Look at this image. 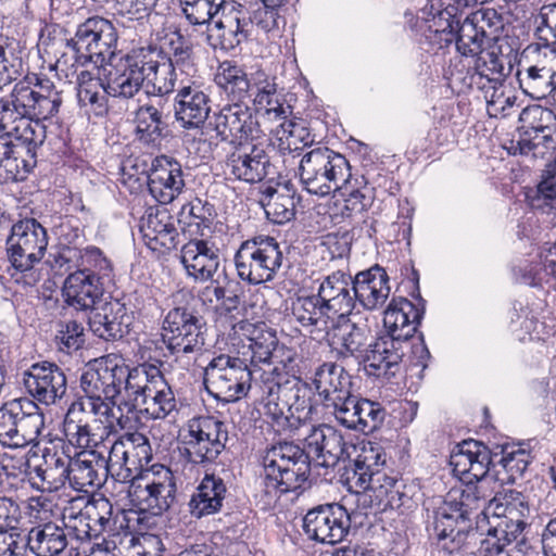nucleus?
<instances>
[{
  "mask_svg": "<svg viewBox=\"0 0 556 556\" xmlns=\"http://www.w3.org/2000/svg\"><path fill=\"white\" fill-rule=\"evenodd\" d=\"M232 168L231 173L236 178L249 184L262 181L271 174L269 167L263 165V161L245 155L231 154Z\"/></svg>",
  "mask_w": 556,
  "mask_h": 556,
  "instance_id": "50",
  "label": "nucleus"
},
{
  "mask_svg": "<svg viewBox=\"0 0 556 556\" xmlns=\"http://www.w3.org/2000/svg\"><path fill=\"white\" fill-rule=\"evenodd\" d=\"M279 382L281 389L291 392L292 396L288 399V406H290V413L292 415H302V420L307 418L312 410L309 402L305 399L302 391L305 390V384L295 377H289L287 374L279 371Z\"/></svg>",
  "mask_w": 556,
  "mask_h": 556,
  "instance_id": "53",
  "label": "nucleus"
},
{
  "mask_svg": "<svg viewBox=\"0 0 556 556\" xmlns=\"http://www.w3.org/2000/svg\"><path fill=\"white\" fill-rule=\"evenodd\" d=\"M67 273L60 291L63 303L80 311L96 309L97 304L102 301L105 289L112 283L96 280L91 274L72 270Z\"/></svg>",
  "mask_w": 556,
  "mask_h": 556,
  "instance_id": "20",
  "label": "nucleus"
},
{
  "mask_svg": "<svg viewBox=\"0 0 556 556\" xmlns=\"http://www.w3.org/2000/svg\"><path fill=\"white\" fill-rule=\"evenodd\" d=\"M302 527L308 539L333 545L342 542L348 535L351 517L340 504L319 505L306 513Z\"/></svg>",
  "mask_w": 556,
  "mask_h": 556,
  "instance_id": "17",
  "label": "nucleus"
},
{
  "mask_svg": "<svg viewBox=\"0 0 556 556\" xmlns=\"http://www.w3.org/2000/svg\"><path fill=\"white\" fill-rule=\"evenodd\" d=\"M176 483L170 470H166L159 480L148 483L143 490L146 493L142 502L146 504L144 509L152 515H161L168 510L176 497Z\"/></svg>",
  "mask_w": 556,
  "mask_h": 556,
  "instance_id": "35",
  "label": "nucleus"
},
{
  "mask_svg": "<svg viewBox=\"0 0 556 556\" xmlns=\"http://www.w3.org/2000/svg\"><path fill=\"white\" fill-rule=\"evenodd\" d=\"M214 27L218 30L217 38L222 50L231 51L242 43L237 31V13L233 3H230L228 10H224L214 21Z\"/></svg>",
  "mask_w": 556,
  "mask_h": 556,
  "instance_id": "48",
  "label": "nucleus"
},
{
  "mask_svg": "<svg viewBox=\"0 0 556 556\" xmlns=\"http://www.w3.org/2000/svg\"><path fill=\"white\" fill-rule=\"evenodd\" d=\"M227 425L213 416L188 420L180 433V454L192 465L207 466L218 458L228 442Z\"/></svg>",
  "mask_w": 556,
  "mask_h": 556,
  "instance_id": "8",
  "label": "nucleus"
},
{
  "mask_svg": "<svg viewBox=\"0 0 556 556\" xmlns=\"http://www.w3.org/2000/svg\"><path fill=\"white\" fill-rule=\"evenodd\" d=\"M350 161L339 153L331 156V162L317 174L316 185L309 186L308 193L324 198L341 189L345 185H351L353 179Z\"/></svg>",
  "mask_w": 556,
  "mask_h": 556,
  "instance_id": "31",
  "label": "nucleus"
},
{
  "mask_svg": "<svg viewBox=\"0 0 556 556\" xmlns=\"http://www.w3.org/2000/svg\"><path fill=\"white\" fill-rule=\"evenodd\" d=\"M240 115V103L227 104L218 113H214V115L208 119L207 125L216 131L220 141H228V139L231 138V142H237Z\"/></svg>",
  "mask_w": 556,
  "mask_h": 556,
  "instance_id": "42",
  "label": "nucleus"
},
{
  "mask_svg": "<svg viewBox=\"0 0 556 556\" xmlns=\"http://www.w3.org/2000/svg\"><path fill=\"white\" fill-rule=\"evenodd\" d=\"M357 409L356 431L370 433L377 430L384 420L386 409L378 402L359 397Z\"/></svg>",
  "mask_w": 556,
  "mask_h": 556,
  "instance_id": "51",
  "label": "nucleus"
},
{
  "mask_svg": "<svg viewBox=\"0 0 556 556\" xmlns=\"http://www.w3.org/2000/svg\"><path fill=\"white\" fill-rule=\"evenodd\" d=\"M20 197L17 198L21 204V219L14 224H10L11 233L7 239L9 258L12 266L21 271V277L16 278V283L25 292H31L35 286V276L31 271L35 267V252L27 254L26 262H23V256L27 247L30 244L29 233L35 236V208L31 206L34 203L33 185L25 184L18 190Z\"/></svg>",
  "mask_w": 556,
  "mask_h": 556,
  "instance_id": "10",
  "label": "nucleus"
},
{
  "mask_svg": "<svg viewBox=\"0 0 556 556\" xmlns=\"http://www.w3.org/2000/svg\"><path fill=\"white\" fill-rule=\"evenodd\" d=\"M30 516H23L18 504L8 497H0V556H25L31 546Z\"/></svg>",
  "mask_w": 556,
  "mask_h": 556,
  "instance_id": "16",
  "label": "nucleus"
},
{
  "mask_svg": "<svg viewBox=\"0 0 556 556\" xmlns=\"http://www.w3.org/2000/svg\"><path fill=\"white\" fill-rule=\"evenodd\" d=\"M253 319L235 321V316L230 315L227 321L230 326L228 332L230 339L249 341L252 367H257L258 363L268 366L273 363H281L286 369H292L291 363L294 361L295 353L285 346H279L276 331L264 321H253Z\"/></svg>",
  "mask_w": 556,
  "mask_h": 556,
  "instance_id": "12",
  "label": "nucleus"
},
{
  "mask_svg": "<svg viewBox=\"0 0 556 556\" xmlns=\"http://www.w3.org/2000/svg\"><path fill=\"white\" fill-rule=\"evenodd\" d=\"M20 428H24V422L11 409L8 404L0 408V442L7 445H20L24 435H20Z\"/></svg>",
  "mask_w": 556,
  "mask_h": 556,
  "instance_id": "58",
  "label": "nucleus"
},
{
  "mask_svg": "<svg viewBox=\"0 0 556 556\" xmlns=\"http://www.w3.org/2000/svg\"><path fill=\"white\" fill-rule=\"evenodd\" d=\"M257 80L254 81L255 96L253 98V104L255 106V111L265 110L267 114L274 113L277 118L286 117V108L283 102L286 99L280 101L279 99L275 100L276 106L267 108L266 102L269 96H274L277 92V85L275 83H269L267 79V75L263 71L256 72ZM289 114H292V106L288 105Z\"/></svg>",
  "mask_w": 556,
  "mask_h": 556,
  "instance_id": "45",
  "label": "nucleus"
},
{
  "mask_svg": "<svg viewBox=\"0 0 556 556\" xmlns=\"http://www.w3.org/2000/svg\"><path fill=\"white\" fill-rule=\"evenodd\" d=\"M90 20L80 23L75 31L74 37L66 39V48L73 52L75 63L80 66L94 65L93 48H91L92 40L89 33L91 30Z\"/></svg>",
  "mask_w": 556,
  "mask_h": 556,
  "instance_id": "46",
  "label": "nucleus"
},
{
  "mask_svg": "<svg viewBox=\"0 0 556 556\" xmlns=\"http://www.w3.org/2000/svg\"><path fill=\"white\" fill-rule=\"evenodd\" d=\"M142 377L143 365L129 368L122 355L111 353L89 363L80 376V388L85 395L96 401L88 403V407L101 413L108 410L105 403L116 405L122 391L128 400L135 386L142 382Z\"/></svg>",
  "mask_w": 556,
  "mask_h": 556,
  "instance_id": "5",
  "label": "nucleus"
},
{
  "mask_svg": "<svg viewBox=\"0 0 556 556\" xmlns=\"http://www.w3.org/2000/svg\"><path fill=\"white\" fill-rule=\"evenodd\" d=\"M37 450L41 453L40 463L37 464V477L41 480V491L52 493L65 484L68 459L59 452L51 442L41 446L37 440ZM40 486L37 484V490Z\"/></svg>",
  "mask_w": 556,
  "mask_h": 556,
  "instance_id": "27",
  "label": "nucleus"
},
{
  "mask_svg": "<svg viewBox=\"0 0 556 556\" xmlns=\"http://www.w3.org/2000/svg\"><path fill=\"white\" fill-rule=\"evenodd\" d=\"M216 215L214 204L195 198L181 206L177 222L184 233L203 237V230L211 227Z\"/></svg>",
  "mask_w": 556,
  "mask_h": 556,
  "instance_id": "32",
  "label": "nucleus"
},
{
  "mask_svg": "<svg viewBox=\"0 0 556 556\" xmlns=\"http://www.w3.org/2000/svg\"><path fill=\"white\" fill-rule=\"evenodd\" d=\"M370 181L376 182L372 177H370L369 170H366V174H363L359 178H355V184L343 186L349 191V198L346 199L348 203L352 204V210H357L359 212L367 208L370 205L372 197L367 194L368 191L367 185Z\"/></svg>",
  "mask_w": 556,
  "mask_h": 556,
  "instance_id": "62",
  "label": "nucleus"
},
{
  "mask_svg": "<svg viewBox=\"0 0 556 556\" xmlns=\"http://www.w3.org/2000/svg\"><path fill=\"white\" fill-rule=\"evenodd\" d=\"M125 441H127L128 465L131 471L142 470L149 466L152 460V448L148 438L136 432L126 434Z\"/></svg>",
  "mask_w": 556,
  "mask_h": 556,
  "instance_id": "52",
  "label": "nucleus"
},
{
  "mask_svg": "<svg viewBox=\"0 0 556 556\" xmlns=\"http://www.w3.org/2000/svg\"><path fill=\"white\" fill-rule=\"evenodd\" d=\"M210 98L191 86L182 87L175 98V117L185 129L202 127L210 118Z\"/></svg>",
  "mask_w": 556,
  "mask_h": 556,
  "instance_id": "26",
  "label": "nucleus"
},
{
  "mask_svg": "<svg viewBox=\"0 0 556 556\" xmlns=\"http://www.w3.org/2000/svg\"><path fill=\"white\" fill-rule=\"evenodd\" d=\"M170 49L173 51V58H170L162 48L159 51V56L168 61L167 74L169 77L176 79L175 66H186L190 64V55L192 49L186 45L184 37L177 34L176 40H170Z\"/></svg>",
  "mask_w": 556,
  "mask_h": 556,
  "instance_id": "63",
  "label": "nucleus"
},
{
  "mask_svg": "<svg viewBox=\"0 0 556 556\" xmlns=\"http://www.w3.org/2000/svg\"><path fill=\"white\" fill-rule=\"evenodd\" d=\"M35 88L29 74L16 83L11 99L0 100V130L12 137L4 168L15 182H24L35 168Z\"/></svg>",
  "mask_w": 556,
  "mask_h": 556,
  "instance_id": "3",
  "label": "nucleus"
},
{
  "mask_svg": "<svg viewBox=\"0 0 556 556\" xmlns=\"http://www.w3.org/2000/svg\"><path fill=\"white\" fill-rule=\"evenodd\" d=\"M90 402L94 401L91 396L85 395L74 402L68 409H75V414H77L79 419L85 420L90 428L97 429L93 430V432L105 439L109 437L110 430L113 428V424L111 421L113 406L111 403H105L108 405V410L101 412L102 414H100L98 409L87 407Z\"/></svg>",
  "mask_w": 556,
  "mask_h": 556,
  "instance_id": "40",
  "label": "nucleus"
},
{
  "mask_svg": "<svg viewBox=\"0 0 556 556\" xmlns=\"http://www.w3.org/2000/svg\"><path fill=\"white\" fill-rule=\"evenodd\" d=\"M87 530L85 535L88 539H97L104 532H114L116 519L111 501L106 497L93 498L86 506Z\"/></svg>",
  "mask_w": 556,
  "mask_h": 556,
  "instance_id": "36",
  "label": "nucleus"
},
{
  "mask_svg": "<svg viewBox=\"0 0 556 556\" xmlns=\"http://www.w3.org/2000/svg\"><path fill=\"white\" fill-rule=\"evenodd\" d=\"M340 470H342L340 479L350 491L359 493L369 490L370 473L364 470L355 458L349 460Z\"/></svg>",
  "mask_w": 556,
  "mask_h": 556,
  "instance_id": "61",
  "label": "nucleus"
},
{
  "mask_svg": "<svg viewBox=\"0 0 556 556\" xmlns=\"http://www.w3.org/2000/svg\"><path fill=\"white\" fill-rule=\"evenodd\" d=\"M483 15L478 13H470L465 18H459L455 22L454 28L448 26L454 35L456 51L463 56H476L484 51V41L489 39L488 33L483 25H479V17L482 20Z\"/></svg>",
  "mask_w": 556,
  "mask_h": 556,
  "instance_id": "30",
  "label": "nucleus"
},
{
  "mask_svg": "<svg viewBox=\"0 0 556 556\" xmlns=\"http://www.w3.org/2000/svg\"><path fill=\"white\" fill-rule=\"evenodd\" d=\"M37 229H40L42 239L41 244L38 245L37 264L47 253L48 235L47 229L37 222ZM78 230H75L73 240L66 244H59L51 247L48 251V257L37 268V281L41 278V273L46 269L47 275L49 269L53 271L54 277H62L70 270L81 271L83 274H91L96 280H103L114 286V265L112 261L104 254V252L96 245H87L78 248L75 240L78 239Z\"/></svg>",
  "mask_w": 556,
  "mask_h": 556,
  "instance_id": "6",
  "label": "nucleus"
},
{
  "mask_svg": "<svg viewBox=\"0 0 556 556\" xmlns=\"http://www.w3.org/2000/svg\"><path fill=\"white\" fill-rule=\"evenodd\" d=\"M220 282L226 286L225 313H231L238 308L244 296L243 286L228 274L225 264L222 267V271L213 279V283Z\"/></svg>",
  "mask_w": 556,
  "mask_h": 556,
  "instance_id": "64",
  "label": "nucleus"
},
{
  "mask_svg": "<svg viewBox=\"0 0 556 556\" xmlns=\"http://www.w3.org/2000/svg\"><path fill=\"white\" fill-rule=\"evenodd\" d=\"M105 465V477L109 473L122 475V470H125L127 473L124 478H128L131 476L132 471L130 469V465H128L129 455L127 452V441H125V437L122 439L115 440L108 451V456L104 455Z\"/></svg>",
  "mask_w": 556,
  "mask_h": 556,
  "instance_id": "57",
  "label": "nucleus"
},
{
  "mask_svg": "<svg viewBox=\"0 0 556 556\" xmlns=\"http://www.w3.org/2000/svg\"><path fill=\"white\" fill-rule=\"evenodd\" d=\"M348 317L349 315H339L338 325L331 326L329 336L332 337V340L337 339L341 343L346 354L357 358L363 351L359 350L361 342L356 340L359 334L354 332L356 327ZM331 324H333V320H331Z\"/></svg>",
  "mask_w": 556,
  "mask_h": 556,
  "instance_id": "55",
  "label": "nucleus"
},
{
  "mask_svg": "<svg viewBox=\"0 0 556 556\" xmlns=\"http://www.w3.org/2000/svg\"><path fill=\"white\" fill-rule=\"evenodd\" d=\"M522 92L536 103L526 105L519 116L518 122L522 124L518 127L521 137H529L531 131L544 134L556 129V98L553 94L528 93V89L522 88Z\"/></svg>",
  "mask_w": 556,
  "mask_h": 556,
  "instance_id": "23",
  "label": "nucleus"
},
{
  "mask_svg": "<svg viewBox=\"0 0 556 556\" xmlns=\"http://www.w3.org/2000/svg\"><path fill=\"white\" fill-rule=\"evenodd\" d=\"M91 24V35L93 55H94V68L98 71H105L106 63H116L118 58L117 40L118 34L114 24L102 16L88 17Z\"/></svg>",
  "mask_w": 556,
  "mask_h": 556,
  "instance_id": "28",
  "label": "nucleus"
},
{
  "mask_svg": "<svg viewBox=\"0 0 556 556\" xmlns=\"http://www.w3.org/2000/svg\"><path fill=\"white\" fill-rule=\"evenodd\" d=\"M261 204L265 208L267 217L277 225L286 224L295 217L293 199L290 195L279 194L274 201L264 200Z\"/></svg>",
  "mask_w": 556,
  "mask_h": 556,
  "instance_id": "59",
  "label": "nucleus"
},
{
  "mask_svg": "<svg viewBox=\"0 0 556 556\" xmlns=\"http://www.w3.org/2000/svg\"><path fill=\"white\" fill-rule=\"evenodd\" d=\"M136 138L146 146H159L169 136L167 123L163 119V112L152 103L140 105L136 112Z\"/></svg>",
  "mask_w": 556,
  "mask_h": 556,
  "instance_id": "29",
  "label": "nucleus"
},
{
  "mask_svg": "<svg viewBox=\"0 0 556 556\" xmlns=\"http://www.w3.org/2000/svg\"><path fill=\"white\" fill-rule=\"evenodd\" d=\"M359 397L353 395L352 392L348 394L346 399H339L326 404L324 407L331 410L336 420L348 429L355 430L357 418V405Z\"/></svg>",
  "mask_w": 556,
  "mask_h": 556,
  "instance_id": "56",
  "label": "nucleus"
},
{
  "mask_svg": "<svg viewBox=\"0 0 556 556\" xmlns=\"http://www.w3.org/2000/svg\"><path fill=\"white\" fill-rule=\"evenodd\" d=\"M384 333L357 356L367 376L390 380L401 369L405 345L413 338L424 315H383Z\"/></svg>",
  "mask_w": 556,
  "mask_h": 556,
  "instance_id": "4",
  "label": "nucleus"
},
{
  "mask_svg": "<svg viewBox=\"0 0 556 556\" xmlns=\"http://www.w3.org/2000/svg\"><path fill=\"white\" fill-rule=\"evenodd\" d=\"M142 382L135 386L128 401L124 402L127 413L137 412L150 419H163L176 409L175 395L160 368L143 364Z\"/></svg>",
  "mask_w": 556,
  "mask_h": 556,
  "instance_id": "13",
  "label": "nucleus"
},
{
  "mask_svg": "<svg viewBox=\"0 0 556 556\" xmlns=\"http://www.w3.org/2000/svg\"><path fill=\"white\" fill-rule=\"evenodd\" d=\"M203 325L194 315H166L163 329L164 341L172 354H188L204 345Z\"/></svg>",
  "mask_w": 556,
  "mask_h": 556,
  "instance_id": "18",
  "label": "nucleus"
},
{
  "mask_svg": "<svg viewBox=\"0 0 556 556\" xmlns=\"http://www.w3.org/2000/svg\"><path fill=\"white\" fill-rule=\"evenodd\" d=\"M88 323L92 332L99 338L116 340L128 333L130 315H90Z\"/></svg>",
  "mask_w": 556,
  "mask_h": 556,
  "instance_id": "44",
  "label": "nucleus"
},
{
  "mask_svg": "<svg viewBox=\"0 0 556 556\" xmlns=\"http://www.w3.org/2000/svg\"><path fill=\"white\" fill-rule=\"evenodd\" d=\"M481 508L480 514L472 515L477 530L486 535L480 543L478 556H525L526 521L509 515L486 514L485 505Z\"/></svg>",
  "mask_w": 556,
  "mask_h": 556,
  "instance_id": "11",
  "label": "nucleus"
},
{
  "mask_svg": "<svg viewBox=\"0 0 556 556\" xmlns=\"http://www.w3.org/2000/svg\"><path fill=\"white\" fill-rule=\"evenodd\" d=\"M485 513L509 515L513 518L525 520L530 515V507L521 492L508 490L495 494L491 500L486 498Z\"/></svg>",
  "mask_w": 556,
  "mask_h": 556,
  "instance_id": "39",
  "label": "nucleus"
},
{
  "mask_svg": "<svg viewBox=\"0 0 556 556\" xmlns=\"http://www.w3.org/2000/svg\"><path fill=\"white\" fill-rule=\"evenodd\" d=\"M495 459L496 470L494 480L504 483H514L518 478L522 477L531 463V455L526 450L518 447H502Z\"/></svg>",
  "mask_w": 556,
  "mask_h": 556,
  "instance_id": "34",
  "label": "nucleus"
},
{
  "mask_svg": "<svg viewBox=\"0 0 556 556\" xmlns=\"http://www.w3.org/2000/svg\"><path fill=\"white\" fill-rule=\"evenodd\" d=\"M66 391V378L54 363H37V402L50 405Z\"/></svg>",
  "mask_w": 556,
  "mask_h": 556,
  "instance_id": "33",
  "label": "nucleus"
},
{
  "mask_svg": "<svg viewBox=\"0 0 556 556\" xmlns=\"http://www.w3.org/2000/svg\"><path fill=\"white\" fill-rule=\"evenodd\" d=\"M93 430L85 420L78 418L75 409H68L64 431L71 444L80 448L97 447L104 439Z\"/></svg>",
  "mask_w": 556,
  "mask_h": 556,
  "instance_id": "43",
  "label": "nucleus"
},
{
  "mask_svg": "<svg viewBox=\"0 0 556 556\" xmlns=\"http://www.w3.org/2000/svg\"><path fill=\"white\" fill-rule=\"evenodd\" d=\"M282 261L278 241L267 235L243 241L233 257L238 277L253 286L273 281Z\"/></svg>",
  "mask_w": 556,
  "mask_h": 556,
  "instance_id": "9",
  "label": "nucleus"
},
{
  "mask_svg": "<svg viewBox=\"0 0 556 556\" xmlns=\"http://www.w3.org/2000/svg\"><path fill=\"white\" fill-rule=\"evenodd\" d=\"M55 521H46L37 516V556H58L67 545V538L63 527Z\"/></svg>",
  "mask_w": 556,
  "mask_h": 556,
  "instance_id": "37",
  "label": "nucleus"
},
{
  "mask_svg": "<svg viewBox=\"0 0 556 556\" xmlns=\"http://www.w3.org/2000/svg\"><path fill=\"white\" fill-rule=\"evenodd\" d=\"M104 453L98 450H85L67 463L66 480L78 492H88L89 488L102 485L105 480Z\"/></svg>",
  "mask_w": 556,
  "mask_h": 556,
  "instance_id": "22",
  "label": "nucleus"
},
{
  "mask_svg": "<svg viewBox=\"0 0 556 556\" xmlns=\"http://www.w3.org/2000/svg\"><path fill=\"white\" fill-rule=\"evenodd\" d=\"M258 381L255 394L261 399L264 416L270 421L275 431L280 433L298 429L303 416L290 413L288 399L292 394L290 391L281 389L278 367L275 366L262 374Z\"/></svg>",
  "mask_w": 556,
  "mask_h": 556,
  "instance_id": "15",
  "label": "nucleus"
},
{
  "mask_svg": "<svg viewBox=\"0 0 556 556\" xmlns=\"http://www.w3.org/2000/svg\"><path fill=\"white\" fill-rule=\"evenodd\" d=\"M228 489L224 480L214 473H206L189 501V511L200 519L223 510Z\"/></svg>",
  "mask_w": 556,
  "mask_h": 556,
  "instance_id": "25",
  "label": "nucleus"
},
{
  "mask_svg": "<svg viewBox=\"0 0 556 556\" xmlns=\"http://www.w3.org/2000/svg\"><path fill=\"white\" fill-rule=\"evenodd\" d=\"M496 452L478 441H464L458 453L452 455L453 471L464 482L460 490H451L433 511L432 535L448 554L459 552L472 531V515L486 503V495L478 482L488 476L494 479Z\"/></svg>",
  "mask_w": 556,
  "mask_h": 556,
  "instance_id": "1",
  "label": "nucleus"
},
{
  "mask_svg": "<svg viewBox=\"0 0 556 556\" xmlns=\"http://www.w3.org/2000/svg\"><path fill=\"white\" fill-rule=\"evenodd\" d=\"M248 358L219 354L204 368L203 383L207 393L223 403H235L255 393L262 374L268 371L250 367Z\"/></svg>",
  "mask_w": 556,
  "mask_h": 556,
  "instance_id": "7",
  "label": "nucleus"
},
{
  "mask_svg": "<svg viewBox=\"0 0 556 556\" xmlns=\"http://www.w3.org/2000/svg\"><path fill=\"white\" fill-rule=\"evenodd\" d=\"M100 89H102V86H97L96 88H83V91L80 90V93H76V97L80 109L90 106V110L96 117L103 118L109 114V99L112 97L106 94L104 91L101 93Z\"/></svg>",
  "mask_w": 556,
  "mask_h": 556,
  "instance_id": "60",
  "label": "nucleus"
},
{
  "mask_svg": "<svg viewBox=\"0 0 556 556\" xmlns=\"http://www.w3.org/2000/svg\"><path fill=\"white\" fill-rule=\"evenodd\" d=\"M313 386L319 396L323 406L339 399H346L352 392V376L345 368L333 362H325L319 365L313 377Z\"/></svg>",
  "mask_w": 556,
  "mask_h": 556,
  "instance_id": "24",
  "label": "nucleus"
},
{
  "mask_svg": "<svg viewBox=\"0 0 556 556\" xmlns=\"http://www.w3.org/2000/svg\"><path fill=\"white\" fill-rule=\"evenodd\" d=\"M185 187L180 163L173 156L160 155L152 162L148 176L150 194L160 203H170Z\"/></svg>",
  "mask_w": 556,
  "mask_h": 556,
  "instance_id": "19",
  "label": "nucleus"
},
{
  "mask_svg": "<svg viewBox=\"0 0 556 556\" xmlns=\"http://www.w3.org/2000/svg\"><path fill=\"white\" fill-rule=\"evenodd\" d=\"M182 12L191 25L201 26L213 23L218 18L224 10H228L229 5H217V2L208 0H180Z\"/></svg>",
  "mask_w": 556,
  "mask_h": 556,
  "instance_id": "47",
  "label": "nucleus"
},
{
  "mask_svg": "<svg viewBox=\"0 0 556 556\" xmlns=\"http://www.w3.org/2000/svg\"><path fill=\"white\" fill-rule=\"evenodd\" d=\"M339 154L328 147H317L306 152L300 162V181L304 190H309V186L314 187L317 179V174L321 167H326L331 162V156Z\"/></svg>",
  "mask_w": 556,
  "mask_h": 556,
  "instance_id": "41",
  "label": "nucleus"
},
{
  "mask_svg": "<svg viewBox=\"0 0 556 556\" xmlns=\"http://www.w3.org/2000/svg\"><path fill=\"white\" fill-rule=\"evenodd\" d=\"M526 200L532 207H540L539 202L543 201L544 205L556 210V170L547 165L535 189L526 193Z\"/></svg>",
  "mask_w": 556,
  "mask_h": 556,
  "instance_id": "49",
  "label": "nucleus"
},
{
  "mask_svg": "<svg viewBox=\"0 0 556 556\" xmlns=\"http://www.w3.org/2000/svg\"><path fill=\"white\" fill-rule=\"evenodd\" d=\"M389 282L386 268L376 263L353 276L351 290L364 309L372 311L387 301L391 291Z\"/></svg>",
  "mask_w": 556,
  "mask_h": 556,
  "instance_id": "21",
  "label": "nucleus"
},
{
  "mask_svg": "<svg viewBox=\"0 0 556 556\" xmlns=\"http://www.w3.org/2000/svg\"><path fill=\"white\" fill-rule=\"evenodd\" d=\"M54 342L60 352L72 354L85 343L84 327L77 321L60 324L54 336Z\"/></svg>",
  "mask_w": 556,
  "mask_h": 556,
  "instance_id": "54",
  "label": "nucleus"
},
{
  "mask_svg": "<svg viewBox=\"0 0 556 556\" xmlns=\"http://www.w3.org/2000/svg\"><path fill=\"white\" fill-rule=\"evenodd\" d=\"M467 74L486 79L492 84L493 89L502 86L508 75L505 73L503 55L485 50L472 58L468 64Z\"/></svg>",
  "mask_w": 556,
  "mask_h": 556,
  "instance_id": "38",
  "label": "nucleus"
},
{
  "mask_svg": "<svg viewBox=\"0 0 556 556\" xmlns=\"http://www.w3.org/2000/svg\"><path fill=\"white\" fill-rule=\"evenodd\" d=\"M305 447L282 441L265 450L262 458L266 492L285 494L296 491L308 479L311 465L334 467L350 458L354 444L345 443L334 427L321 424L311 428L304 439Z\"/></svg>",
  "mask_w": 556,
  "mask_h": 556,
  "instance_id": "2",
  "label": "nucleus"
},
{
  "mask_svg": "<svg viewBox=\"0 0 556 556\" xmlns=\"http://www.w3.org/2000/svg\"><path fill=\"white\" fill-rule=\"evenodd\" d=\"M104 80L93 76L90 71L84 70L77 74L76 93H80L83 88H96L102 86V91L113 99H130L143 85L141 70L137 66L136 59L129 56H119L116 63H106Z\"/></svg>",
  "mask_w": 556,
  "mask_h": 556,
  "instance_id": "14",
  "label": "nucleus"
}]
</instances>
